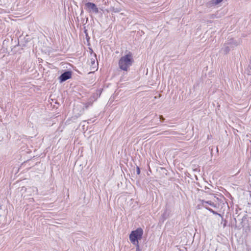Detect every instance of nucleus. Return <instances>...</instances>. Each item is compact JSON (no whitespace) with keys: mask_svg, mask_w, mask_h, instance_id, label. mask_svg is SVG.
I'll use <instances>...</instances> for the list:
<instances>
[{"mask_svg":"<svg viewBox=\"0 0 251 251\" xmlns=\"http://www.w3.org/2000/svg\"><path fill=\"white\" fill-rule=\"evenodd\" d=\"M205 208L208 210L209 211H210L211 212H212V213H213L214 214H217V212L214 211V210H213L211 208H208L206 206H205Z\"/></svg>","mask_w":251,"mask_h":251,"instance_id":"nucleus-8","label":"nucleus"},{"mask_svg":"<svg viewBox=\"0 0 251 251\" xmlns=\"http://www.w3.org/2000/svg\"><path fill=\"white\" fill-rule=\"evenodd\" d=\"M137 173H138V174H139V173H140V170H139V168H138V169H137Z\"/></svg>","mask_w":251,"mask_h":251,"instance_id":"nucleus-11","label":"nucleus"},{"mask_svg":"<svg viewBox=\"0 0 251 251\" xmlns=\"http://www.w3.org/2000/svg\"><path fill=\"white\" fill-rule=\"evenodd\" d=\"M223 0H210L209 2V5H217L220 3H221Z\"/></svg>","mask_w":251,"mask_h":251,"instance_id":"nucleus-6","label":"nucleus"},{"mask_svg":"<svg viewBox=\"0 0 251 251\" xmlns=\"http://www.w3.org/2000/svg\"><path fill=\"white\" fill-rule=\"evenodd\" d=\"M85 9L91 13L97 14L99 12V9L95 4L92 2H87L85 4Z\"/></svg>","mask_w":251,"mask_h":251,"instance_id":"nucleus-3","label":"nucleus"},{"mask_svg":"<svg viewBox=\"0 0 251 251\" xmlns=\"http://www.w3.org/2000/svg\"><path fill=\"white\" fill-rule=\"evenodd\" d=\"M96 54L92 55L91 58L89 61V64L91 65L93 69H96L98 67V62H96Z\"/></svg>","mask_w":251,"mask_h":251,"instance_id":"nucleus-5","label":"nucleus"},{"mask_svg":"<svg viewBox=\"0 0 251 251\" xmlns=\"http://www.w3.org/2000/svg\"><path fill=\"white\" fill-rule=\"evenodd\" d=\"M143 234V230L141 228H138L132 231L129 235L130 242L136 247H139V240H141Z\"/></svg>","mask_w":251,"mask_h":251,"instance_id":"nucleus-2","label":"nucleus"},{"mask_svg":"<svg viewBox=\"0 0 251 251\" xmlns=\"http://www.w3.org/2000/svg\"><path fill=\"white\" fill-rule=\"evenodd\" d=\"M136 251H141L140 249H139V247H138L136 248Z\"/></svg>","mask_w":251,"mask_h":251,"instance_id":"nucleus-10","label":"nucleus"},{"mask_svg":"<svg viewBox=\"0 0 251 251\" xmlns=\"http://www.w3.org/2000/svg\"><path fill=\"white\" fill-rule=\"evenodd\" d=\"M202 204L204 205V203H207L213 207H216V205L211 201H202Z\"/></svg>","mask_w":251,"mask_h":251,"instance_id":"nucleus-7","label":"nucleus"},{"mask_svg":"<svg viewBox=\"0 0 251 251\" xmlns=\"http://www.w3.org/2000/svg\"><path fill=\"white\" fill-rule=\"evenodd\" d=\"M72 75V74L70 72L68 71L64 73L59 76V80L60 82H63L66 81V80L71 78Z\"/></svg>","mask_w":251,"mask_h":251,"instance_id":"nucleus-4","label":"nucleus"},{"mask_svg":"<svg viewBox=\"0 0 251 251\" xmlns=\"http://www.w3.org/2000/svg\"><path fill=\"white\" fill-rule=\"evenodd\" d=\"M113 11L114 12H119V10H117V9H113Z\"/></svg>","mask_w":251,"mask_h":251,"instance_id":"nucleus-9","label":"nucleus"},{"mask_svg":"<svg viewBox=\"0 0 251 251\" xmlns=\"http://www.w3.org/2000/svg\"><path fill=\"white\" fill-rule=\"evenodd\" d=\"M133 61V55L129 52L120 58L119 60V67L122 70L127 71L132 65Z\"/></svg>","mask_w":251,"mask_h":251,"instance_id":"nucleus-1","label":"nucleus"}]
</instances>
